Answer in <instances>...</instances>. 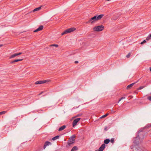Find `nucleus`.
I'll list each match as a JSON object with an SVG mask.
<instances>
[{
  "label": "nucleus",
  "mask_w": 151,
  "mask_h": 151,
  "mask_svg": "<svg viewBox=\"0 0 151 151\" xmlns=\"http://www.w3.org/2000/svg\"><path fill=\"white\" fill-rule=\"evenodd\" d=\"M142 130H139L137 131V134L136 136L135 137L134 139V143L136 145H138L139 143V141L140 139L139 136L138 134L141 132H142Z\"/></svg>",
  "instance_id": "f257e3e1"
},
{
  "label": "nucleus",
  "mask_w": 151,
  "mask_h": 151,
  "mask_svg": "<svg viewBox=\"0 0 151 151\" xmlns=\"http://www.w3.org/2000/svg\"><path fill=\"white\" fill-rule=\"evenodd\" d=\"M75 137L76 136L75 135L71 136L68 142L67 145L70 146L71 145L74 143L75 140Z\"/></svg>",
  "instance_id": "f03ea898"
},
{
  "label": "nucleus",
  "mask_w": 151,
  "mask_h": 151,
  "mask_svg": "<svg viewBox=\"0 0 151 151\" xmlns=\"http://www.w3.org/2000/svg\"><path fill=\"white\" fill-rule=\"evenodd\" d=\"M76 29V28L74 27H71L69 29H67L62 32L61 35H63L66 34L70 33L74 31Z\"/></svg>",
  "instance_id": "7ed1b4c3"
},
{
  "label": "nucleus",
  "mask_w": 151,
  "mask_h": 151,
  "mask_svg": "<svg viewBox=\"0 0 151 151\" xmlns=\"http://www.w3.org/2000/svg\"><path fill=\"white\" fill-rule=\"evenodd\" d=\"M130 148L133 150V151H142L140 147H138V145H135L131 146Z\"/></svg>",
  "instance_id": "20e7f679"
},
{
  "label": "nucleus",
  "mask_w": 151,
  "mask_h": 151,
  "mask_svg": "<svg viewBox=\"0 0 151 151\" xmlns=\"http://www.w3.org/2000/svg\"><path fill=\"white\" fill-rule=\"evenodd\" d=\"M104 28V27L103 25H100L94 27L93 29L96 31H102Z\"/></svg>",
  "instance_id": "39448f33"
},
{
  "label": "nucleus",
  "mask_w": 151,
  "mask_h": 151,
  "mask_svg": "<svg viewBox=\"0 0 151 151\" xmlns=\"http://www.w3.org/2000/svg\"><path fill=\"white\" fill-rule=\"evenodd\" d=\"M96 21H97L96 18V16H95L92 17L89 20L88 22H87V23H91L92 24L95 22Z\"/></svg>",
  "instance_id": "423d86ee"
},
{
  "label": "nucleus",
  "mask_w": 151,
  "mask_h": 151,
  "mask_svg": "<svg viewBox=\"0 0 151 151\" xmlns=\"http://www.w3.org/2000/svg\"><path fill=\"white\" fill-rule=\"evenodd\" d=\"M80 119V118H78L75 119H74V120L73 121L72 123L73 127H74L76 125L78 122L79 121Z\"/></svg>",
  "instance_id": "0eeeda50"
},
{
  "label": "nucleus",
  "mask_w": 151,
  "mask_h": 151,
  "mask_svg": "<svg viewBox=\"0 0 151 151\" xmlns=\"http://www.w3.org/2000/svg\"><path fill=\"white\" fill-rule=\"evenodd\" d=\"M48 80H45L43 81H37L35 83V84H40L42 83H44L48 81Z\"/></svg>",
  "instance_id": "6e6552de"
},
{
  "label": "nucleus",
  "mask_w": 151,
  "mask_h": 151,
  "mask_svg": "<svg viewBox=\"0 0 151 151\" xmlns=\"http://www.w3.org/2000/svg\"><path fill=\"white\" fill-rule=\"evenodd\" d=\"M51 145L52 143L48 141H46L45 143L43 146V149H45L47 146L50 145Z\"/></svg>",
  "instance_id": "1a4fd4ad"
},
{
  "label": "nucleus",
  "mask_w": 151,
  "mask_h": 151,
  "mask_svg": "<svg viewBox=\"0 0 151 151\" xmlns=\"http://www.w3.org/2000/svg\"><path fill=\"white\" fill-rule=\"evenodd\" d=\"M105 147V145L104 144H102L99 149L98 150H95V151H103Z\"/></svg>",
  "instance_id": "9d476101"
},
{
  "label": "nucleus",
  "mask_w": 151,
  "mask_h": 151,
  "mask_svg": "<svg viewBox=\"0 0 151 151\" xmlns=\"http://www.w3.org/2000/svg\"><path fill=\"white\" fill-rule=\"evenodd\" d=\"M43 28V26L42 25H40L39 26V27L36 29L34 31V32H38L42 30Z\"/></svg>",
  "instance_id": "9b49d317"
},
{
  "label": "nucleus",
  "mask_w": 151,
  "mask_h": 151,
  "mask_svg": "<svg viewBox=\"0 0 151 151\" xmlns=\"http://www.w3.org/2000/svg\"><path fill=\"white\" fill-rule=\"evenodd\" d=\"M138 81H136V82H135V83H132L129 85H128L127 86V89H129L130 88H131L132 86H133L134 84L135 83H136L137 82H138Z\"/></svg>",
  "instance_id": "f8f14e48"
},
{
  "label": "nucleus",
  "mask_w": 151,
  "mask_h": 151,
  "mask_svg": "<svg viewBox=\"0 0 151 151\" xmlns=\"http://www.w3.org/2000/svg\"><path fill=\"white\" fill-rule=\"evenodd\" d=\"M22 60H23V59H15V60H14L13 61H11L10 62V64L14 63H15L16 62L20 61Z\"/></svg>",
  "instance_id": "ddd939ff"
},
{
  "label": "nucleus",
  "mask_w": 151,
  "mask_h": 151,
  "mask_svg": "<svg viewBox=\"0 0 151 151\" xmlns=\"http://www.w3.org/2000/svg\"><path fill=\"white\" fill-rule=\"evenodd\" d=\"M104 16V15L103 14H100L98 16H96L97 20H98L101 19Z\"/></svg>",
  "instance_id": "4468645a"
},
{
  "label": "nucleus",
  "mask_w": 151,
  "mask_h": 151,
  "mask_svg": "<svg viewBox=\"0 0 151 151\" xmlns=\"http://www.w3.org/2000/svg\"><path fill=\"white\" fill-rule=\"evenodd\" d=\"M65 127H66V126L65 125H63L59 128V129L58 130L59 131L63 130L64 129H65Z\"/></svg>",
  "instance_id": "2eb2a0df"
},
{
  "label": "nucleus",
  "mask_w": 151,
  "mask_h": 151,
  "mask_svg": "<svg viewBox=\"0 0 151 151\" xmlns=\"http://www.w3.org/2000/svg\"><path fill=\"white\" fill-rule=\"evenodd\" d=\"M42 6H40L38 7H37V8H36L34 9L33 10V12H35V11H39V10H40V9H41V7Z\"/></svg>",
  "instance_id": "dca6fc26"
},
{
  "label": "nucleus",
  "mask_w": 151,
  "mask_h": 151,
  "mask_svg": "<svg viewBox=\"0 0 151 151\" xmlns=\"http://www.w3.org/2000/svg\"><path fill=\"white\" fill-rule=\"evenodd\" d=\"M78 150V148L77 146L73 147L71 149L70 151H76Z\"/></svg>",
  "instance_id": "f3484780"
},
{
  "label": "nucleus",
  "mask_w": 151,
  "mask_h": 151,
  "mask_svg": "<svg viewBox=\"0 0 151 151\" xmlns=\"http://www.w3.org/2000/svg\"><path fill=\"white\" fill-rule=\"evenodd\" d=\"M110 142V139H106L104 140V144H107Z\"/></svg>",
  "instance_id": "a211bd4d"
},
{
  "label": "nucleus",
  "mask_w": 151,
  "mask_h": 151,
  "mask_svg": "<svg viewBox=\"0 0 151 151\" xmlns=\"http://www.w3.org/2000/svg\"><path fill=\"white\" fill-rule=\"evenodd\" d=\"M17 56V53H15V54H14L13 55H11L9 58V59H11L12 58H13L16 56Z\"/></svg>",
  "instance_id": "6ab92c4d"
},
{
  "label": "nucleus",
  "mask_w": 151,
  "mask_h": 151,
  "mask_svg": "<svg viewBox=\"0 0 151 151\" xmlns=\"http://www.w3.org/2000/svg\"><path fill=\"white\" fill-rule=\"evenodd\" d=\"M59 135H57L52 138V140L53 141H55L59 138Z\"/></svg>",
  "instance_id": "aec40b11"
},
{
  "label": "nucleus",
  "mask_w": 151,
  "mask_h": 151,
  "mask_svg": "<svg viewBox=\"0 0 151 151\" xmlns=\"http://www.w3.org/2000/svg\"><path fill=\"white\" fill-rule=\"evenodd\" d=\"M108 115H109V114L108 113H107L105 115H103L102 116H101L100 117V118L102 119V118H105V117H106V116H107Z\"/></svg>",
  "instance_id": "412c9836"
},
{
  "label": "nucleus",
  "mask_w": 151,
  "mask_h": 151,
  "mask_svg": "<svg viewBox=\"0 0 151 151\" xmlns=\"http://www.w3.org/2000/svg\"><path fill=\"white\" fill-rule=\"evenodd\" d=\"M151 38V33L146 38V40H149V39Z\"/></svg>",
  "instance_id": "4be33fe9"
},
{
  "label": "nucleus",
  "mask_w": 151,
  "mask_h": 151,
  "mask_svg": "<svg viewBox=\"0 0 151 151\" xmlns=\"http://www.w3.org/2000/svg\"><path fill=\"white\" fill-rule=\"evenodd\" d=\"M144 87H145V86H140L138 88V90H141V89H142Z\"/></svg>",
  "instance_id": "5701e85b"
},
{
  "label": "nucleus",
  "mask_w": 151,
  "mask_h": 151,
  "mask_svg": "<svg viewBox=\"0 0 151 151\" xmlns=\"http://www.w3.org/2000/svg\"><path fill=\"white\" fill-rule=\"evenodd\" d=\"M6 111H2L0 112V115L5 114L6 113Z\"/></svg>",
  "instance_id": "b1692460"
},
{
  "label": "nucleus",
  "mask_w": 151,
  "mask_h": 151,
  "mask_svg": "<svg viewBox=\"0 0 151 151\" xmlns=\"http://www.w3.org/2000/svg\"><path fill=\"white\" fill-rule=\"evenodd\" d=\"M125 99V97H121L119 100V101H118V103H119V102H120L122 99Z\"/></svg>",
  "instance_id": "393cba45"
},
{
  "label": "nucleus",
  "mask_w": 151,
  "mask_h": 151,
  "mask_svg": "<svg viewBox=\"0 0 151 151\" xmlns=\"http://www.w3.org/2000/svg\"><path fill=\"white\" fill-rule=\"evenodd\" d=\"M151 127V124H147L146 126V127Z\"/></svg>",
  "instance_id": "a878e982"
},
{
  "label": "nucleus",
  "mask_w": 151,
  "mask_h": 151,
  "mask_svg": "<svg viewBox=\"0 0 151 151\" xmlns=\"http://www.w3.org/2000/svg\"><path fill=\"white\" fill-rule=\"evenodd\" d=\"M52 46H55L56 47H58V45L56 44H52L51 45Z\"/></svg>",
  "instance_id": "bb28decb"
},
{
  "label": "nucleus",
  "mask_w": 151,
  "mask_h": 151,
  "mask_svg": "<svg viewBox=\"0 0 151 151\" xmlns=\"http://www.w3.org/2000/svg\"><path fill=\"white\" fill-rule=\"evenodd\" d=\"M109 129V128L107 127H105L104 129V130L105 131H107Z\"/></svg>",
  "instance_id": "cd10ccee"
},
{
  "label": "nucleus",
  "mask_w": 151,
  "mask_h": 151,
  "mask_svg": "<svg viewBox=\"0 0 151 151\" xmlns=\"http://www.w3.org/2000/svg\"><path fill=\"white\" fill-rule=\"evenodd\" d=\"M130 53H129L127 55H126V57L127 58H129L130 56Z\"/></svg>",
  "instance_id": "c85d7f7f"
},
{
  "label": "nucleus",
  "mask_w": 151,
  "mask_h": 151,
  "mask_svg": "<svg viewBox=\"0 0 151 151\" xmlns=\"http://www.w3.org/2000/svg\"><path fill=\"white\" fill-rule=\"evenodd\" d=\"M147 99L151 101V96H148L147 98Z\"/></svg>",
  "instance_id": "c756f323"
},
{
  "label": "nucleus",
  "mask_w": 151,
  "mask_h": 151,
  "mask_svg": "<svg viewBox=\"0 0 151 151\" xmlns=\"http://www.w3.org/2000/svg\"><path fill=\"white\" fill-rule=\"evenodd\" d=\"M146 42V41L145 40H144L143 41H142V42H141V44H143V43H144Z\"/></svg>",
  "instance_id": "7c9ffc66"
},
{
  "label": "nucleus",
  "mask_w": 151,
  "mask_h": 151,
  "mask_svg": "<svg viewBox=\"0 0 151 151\" xmlns=\"http://www.w3.org/2000/svg\"><path fill=\"white\" fill-rule=\"evenodd\" d=\"M114 138H112L111 139V142H112V143L114 142Z\"/></svg>",
  "instance_id": "2f4dec72"
},
{
  "label": "nucleus",
  "mask_w": 151,
  "mask_h": 151,
  "mask_svg": "<svg viewBox=\"0 0 151 151\" xmlns=\"http://www.w3.org/2000/svg\"><path fill=\"white\" fill-rule=\"evenodd\" d=\"M17 56H18V55H19L22 54V52H19L18 53H17Z\"/></svg>",
  "instance_id": "473e14b6"
},
{
  "label": "nucleus",
  "mask_w": 151,
  "mask_h": 151,
  "mask_svg": "<svg viewBox=\"0 0 151 151\" xmlns=\"http://www.w3.org/2000/svg\"><path fill=\"white\" fill-rule=\"evenodd\" d=\"M81 114H78L75 116V117H78V116H81Z\"/></svg>",
  "instance_id": "72a5a7b5"
},
{
  "label": "nucleus",
  "mask_w": 151,
  "mask_h": 151,
  "mask_svg": "<svg viewBox=\"0 0 151 151\" xmlns=\"http://www.w3.org/2000/svg\"><path fill=\"white\" fill-rule=\"evenodd\" d=\"M78 63V61H76L75 62V63Z\"/></svg>",
  "instance_id": "f704fd0d"
},
{
  "label": "nucleus",
  "mask_w": 151,
  "mask_h": 151,
  "mask_svg": "<svg viewBox=\"0 0 151 151\" xmlns=\"http://www.w3.org/2000/svg\"><path fill=\"white\" fill-rule=\"evenodd\" d=\"M111 111L113 113H114V112H115V111H114V110H112Z\"/></svg>",
  "instance_id": "c9c22d12"
},
{
  "label": "nucleus",
  "mask_w": 151,
  "mask_h": 151,
  "mask_svg": "<svg viewBox=\"0 0 151 151\" xmlns=\"http://www.w3.org/2000/svg\"><path fill=\"white\" fill-rule=\"evenodd\" d=\"M2 46V45H0V47H1Z\"/></svg>",
  "instance_id": "e433bc0d"
},
{
  "label": "nucleus",
  "mask_w": 151,
  "mask_h": 151,
  "mask_svg": "<svg viewBox=\"0 0 151 151\" xmlns=\"http://www.w3.org/2000/svg\"><path fill=\"white\" fill-rule=\"evenodd\" d=\"M150 70L151 72V67L150 68Z\"/></svg>",
  "instance_id": "4c0bfd02"
},
{
  "label": "nucleus",
  "mask_w": 151,
  "mask_h": 151,
  "mask_svg": "<svg viewBox=\"0 0 151 151\" xmlns=\"http://www.w3.org/2000/svg\"><path fill=\"white\" fill-rule=\"evenodd\" d=\"M150 94H151V93H150Z\"/></svg>",
  "instance_id": "58836bf2"
}]
</instances>
